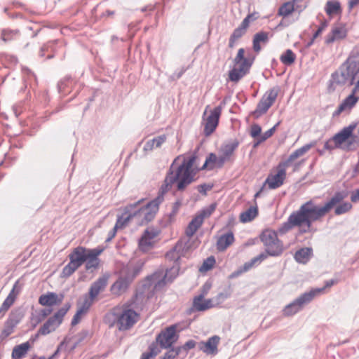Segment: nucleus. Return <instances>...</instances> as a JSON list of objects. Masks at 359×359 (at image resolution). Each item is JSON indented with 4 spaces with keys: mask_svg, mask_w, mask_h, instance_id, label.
Instances as JSON below:
<instances>
[{
    "mask_svg": "<svg viewBox=\"0 0 359 359\" xmlns=\"http://www.w3.org/2000/svg\"><path fill=\"white\" fill-rule=\"evenodd\" d=\"M107 284V279L104 277L99 278L92 283L89 289V295L95 298L101 291L104 290Z\"/></svg>",
    "mask_w": 359,
    "mask_h": 359,
    "instance_id": "c85d7f7f",
    "label": "nucleus"
},
{
    "mask_svg": "<svg viewBox=\"0 0 359 359\" xmlns=\"http://www.w3.org/2000/svg\"><path fill=\"white\" fill-rule=\"evenodd\" d=\"M31 345L29 341H26L19 345L14 346L12 351V358L13 359H21L25 357L28 351L29 350Z\"/></svg>",
    "mask_w": 359,
    "mask_h": 359,
    "instance_id": "473e14b6",
    "label": "nucleus"
},
{
    "mask_svg": "<svg viewBox=\"0 0 359 359\" xmlns=\"http://www.w3.org/2000/svg\"><path fill=\"white\" fill-rule=\"evenodd\" d=\"M69 304H65L53 316L50 317L38 330V334L47 335L55 331L62 323L64 316L70 309Z\"/></svg>",
    "mask_w": 359,
    "mask_h": 359,
    "instance_id": "9d476101",
    "label": "nucleus"
},
{
    "mask_svg": "<svg viewBox=\"0 0 359 359\" xmlns=\"http://www.w3.org/2000/svg\"><path fill=\"white\" fill-rule=\"evenodd\" d=\"M356 126L357 123H351L348 126L343 128L340 131L338 132V133L343 138V140L347 142L353 137H357L356 135H353V131Z\"/></svg>",
    "mask_w": 359,
    "mask_h": 359,
    "instance_id": "f704fd0d",
    "label": "nucleus"
},
{
    "mask_svg": "<svg viewBox=\"0 0 359 359\" xmlns=\"http://www.w3.org/2000/svg\"><path fill=\"white\" fill-rule=\"evenodd\" d=\"M72 79L70 76H67L63 79H62L57 84L59 92H65L66 87L68 86L69 82H72Z\"/></svg>",
    "mask_w": 359,
    "mask_h": 359,
    "instance_id": "864d4df0",
    "label": "nucleus"
},
{
    "mask_svg": "<svg viewBox=\"0 0 359 359\" xmlns=\"http://www.w3.org/2000/svg\"><path fill=\"white\" fill-rule=\"evenodd\" d=\"M239 142L238 140H234L233 141L226 144L224 145L222 149V154L227 157L229 159H230L231 156L233 154L234 151L237 149L238 147Z\"/></svg>",
    "mask_w": 359,
    "mask_h": 359,
    "instance_id": "58836bf2",
    "label": "nucleus"
},
{
    "mask_svg": "<svg viewBox=\"0 0 359 359\" xmlns=\"http://www.w3.org/2000/svg\"><path fill=\"white\" fill-rule=\"evenodd\" d=\"M215 264V259L214 257L211 256V257H209L208 258H207L203 265L201 266L200 270L201 271H208L210 269H211L214 264Z\"/></svg>",
    "mask_w": 359,
    "mask_h": 359,
    "instance_id": "603ef678",
    "label": "nucleus"
},
{
    "mask_svg": "<svg viewBox=\"0 0 359 359\" xmlns=\"http://www.w3.org/2000/svg\"><path fill=\"white\" fill-rule=\"evenodd\" d=\"M358 147L359 137H355L346 142L338 133L327 140L324 144V149L330 152H332L335 149H340L345 151H353Z\"/></svg>",
    "mask_w": 359,
    "mask_h": 359,
    "instance_id": "0eeeda50",
    "label": "nucleus"
},
{
    "mask_svg": "<svg viewBox=\"0 0 359 359\" xmlns=\"http://www.w3.org/2000/svg\"><path fill=\"white\" fill-rule=\"evenodd\" d=\"M203 222V216L197 215L189 222L187 228L186 229V235L188 237H191L201 227Z\"/></svg>",
    "mask_w": 359,
    "mask_h": 359,
    "instance_id": "72a5a7b5",
    "label": "nucleus"
},
{
    "mask_svg": "<svg viewBox=\"0 0 359 359\" xmlns=\"http://www.w3.org/2000/svg\"><path fill=\"white\" fill-rule=\"evenodd\" d=\"M328 26V21L326 20H324L321 21L320 26L318 27L316 32L313 34L311 42L309 44H311L315 39H316L325 29Z\"/></svg>",
    "mask_w": 359,
    "mask_h": 359,
    "instance_id": "5fc2aeb1",
    "label": "nucleus"
},
{
    "mask_svg": "<svg viewBox=\"0 0 359 359\" xmlns=\"http://www.w3.org/2000/svg\"><path fill=\"white\" fill-rule=\"evenodd\" d=\"M258 215L257 207L251 206L240 215V220L242 222H249L253 220Z\"/></svg>",
    "mask_w": 359,
    "mask_h": 359,
    "instance_id": "e433bc0d",
    "label": "nucleus"
},
{
    "mask_svg": "<svg viewBox=\"0 0 359 359\" xmlns=\"http://www.w3.org/2000/svg\"><path fill=\"white\" fill-rule=\"evenodd\" d=\"M91 252L88 253L86 257V269L93 272L94 270L98 268L100 264L99 255L102 252L103 250L100 248H93L90 250Z\"/></svg>",
    "mask_w": 359,
    "mask_h": 359,
    "instance_id": "5701e85b",
    "label": "nucleus"
},
{
    "mask_svg": "<svg viewBox=\"0 0 359 359\" xmlns=\"http://www.w3.org/2000/svg\"><path fill=\"white\" fill-rule=\"evenodd\" d=\"M182 205V202L180 200H177L172 205V211L169 215V217L171 219L173 217H175L178 212L180 208Z\"/></svg>",
    "mask_w": 359,
    "mask_h": 359,
    "instance_id": "13d9d810",
    "label": "nucleus"
},
{
    "mask_svg": "<svg viewBox=\"0 0 359 359\" xmlns=\"http://www.w3.org/2000/svg\"><path fill=\"white\" fill-rule=\"evenodd\" d=\"M158 231L154 229H146L138 241L140 250L147 252L152 249L156 242V237L158 236Z\"/></svg>",
    "mask_w": 359,
    "mask_h": 359,
    "instance_id": "4468645a",
    "label": "nucleus"
},
{
    "mask_svg": "<svg viewBox=\"0 0 359 359\" xmlns=\"http://www.w3.org/2000/svg\"><path fill=\"white\" fill-rule=\"evenodd\" d=\"M177 325H172L162 330L156 337V341L162 348H168L177 340Z\"/></svg>",
    "mask_w": 359,
    "mask_h": 359,
    "instance_id": "9b49d317",
    "label": "nucleus"
},
{
    "mask_svg": "<svg viewBox=\"0 0 359 359\" xmlns=\"http://www.w3.org/2000/svg\"><path fill=\"white\" fill-rule=\"evenodd\" d=\"M262 128L258 124H253L251 126L250 135L255 138L261 135Z\"/></svg>",
    "mask_w": 359,
    "mask_h": 359,
    "instance_id": "052dcab7",
    "label": "nucleus"
},
{
    "mask_svg": "<svg viewBox=\"0 0 359 359\" xmlns=\"http://www.w3.org/2000/svg\"><path fill=\"white\" fill-rule=\"evenodd\" d=\"M179 158L180 156L177 157L172 163L160 188L158 196H161L163 199L165 194L169 191L175 184L177 191L182 192L189 185L196 181V172H194L193 166L196 156L193 154L184 158L182 163L175 167V162Z\"/></svg>",
    "mask_w": 359,
    "mask_h": 359,
    "instance_id": "f03ea898",
    "label": "nucleus"
},
{
    "mask_svg": "<svg viewBox=\"0 0 359 359\" xmlns=\"http://www.w3.org/2000/svg\"><path fill=\"white\" fill-rule=\"evenodd\" d=\"M317 142L312 141L309 144H306L302 147L294 151L285 161H282L281 163L284 164L287 168L289 167L292 163L295 161L299 157L303 156L307 151H309L312 147L316 146Z\"/></svg>",
    "mask_w": 359,
    "mask_h": 359,
    "instance_id": "393cba45",
    "label": "nucleus"
},
{
    "mask_svg": "<svg viewBox=\"0 0 359 359\" xmlns=\"http://www.w3.org/2000/svg\"><path fill=\"white\" fill-rule=\"evenodd\" d=\"M296 55L290 49L286 50L280 57V60L285 65L290 66L295 61Z\"/></svg>",
    "mask_w": 359,
    "mask_h": 359,
    "instance_id": "79ce46f5",
    "label": "nucleus"
},
{
    "mask_svg": "<svg viewBox=\"0 0 359 359\" xmlns=\"http://www.w3.org/2000/svg\"><path fill=\"white\" fill-rule=\"evenodd\" d=\"M168 351L164 354L163 359H175L179 355H182L181 351H179V347L168 348Z\"/></svg>",
    "mask_w": 359,
    "mask_h": 359,
    "instance_id": "8fccbe9b",
    "label": "nucleus"
},
{
    "mask_svg": "<svg viewBox=\"0 0 359 359\" xmlns=\"http://www.w3.org/2000/svg\"><path fill=\"white\" fill-rule=\"evenodd\" d=\"M21 290L22 285L20 284L19 280H17L14 283L11 291L1 304L0 308L1 317H2L5 314L6 311H7L8 309L13 304L17 296L20 294Z\"/></svg>",
    "mask_w": 359,
    "mask_h": 359,
    "instance_id": "f3484780",
    "label": "nucleus"
},
{
    "mask_svg": "<svg viewBox=\"0 0 359 359\" xmlns=\"http://www.w3.org/2000/svg\"><path fill=\"white\" fill-rule=\"evenodd\" d=\"M144 199H140L136 203L129 204L124 208V212L118 216L114 226L116 229L125 226L131 219H136V223L140 225L147 224L152 221L158 211L159 205L163 203L161 196H157L146 205L140 206Z\"/></svg>",
    "mask_w": 359,
    "mask_h": 359,
    "instance_id": "7ed1b4c3",
    "label": "nucleus"
},
{
    "mask_svg": "<svg viewBox=\"0 0 359 359\" xmlns=\"http://www.w3.org/2000/svg\"><path fill=\"white\" fill-rule=\"evenodd\" d=\"M341 11V5L338 1L330 0L327 1L325 6V11L328 15L332 16L334 14H337L340 13Z\"/></svg>",
    "mask_w": 359,
    "mask_h": 359,
    "instance_id": "4c0bfd02",
    "label": "nucleus"
},
{
    "mask_svg": "<svg viewBox=\"0 0 359 359\" xmlns=\"http://www.w3.org/2000/svg\"><path fill=\"white\" fill-rule=\"evenodd\" d=\"M255 264V260H253V259H250L249 262H247L243 264V266L236 272V275L249 271Z\"/></svg>",
    "mask_w": 359,
    "mask_h": 359,
    "instance_id": "6e6d98bb",
    "label": "nucleus"
},
{
    "mask_svg": "<svg viewBox=\"0 0 359 359\" xmlns=\"http://www.w3.org/2000/svg\"><path fill=\"white\" fill-rule=\"evenodd\" d=\"M245 50L240 48L233 60L234 67L229 72V79L231 81L237 83L243 78L250 71L252 60L245 57Z\"/></svg>",
    "mask_w": 359,
    "mask_h": 359,
    "instance_id": "39448f33",
    "label": "nucleus"
},
{
    "mask_svg": "<svg viewBox=\"0 0 359 359\" xmlns=\"http://www.w3.org/2000/svg\"><path fill=\"white\" fill-rule=\"evenodd\" d=\"M279 87H274L268 90L259 102L255 114H265L276 101L279 92Z\"/></svg>",
    "mask_w": 359,
    "mask_h": 359,
    "instance_id": "f8f14e48",
    "label": "nucleus"
},
{
    "mask_svg": "<svg viewBox=\"0 0 359 359\" xmlns=\"http://www.w3.org/2000/svg\"><path fill=\"white\" fill-rule=\"evenodd\" d=\"M351 201L353 203H357L359 201V189L353 191L351 193Z\"/></svg>",
    "mask_w": 359,
    "mask_h": 359,
    "instance_id": "774afa93",
    "label": "nucleus"
},
{
    "mask_svg": "<svg viewBox=\"0 0 359 359\" xmlns=\"http://www.w3.org/2000/svg\"><path fill=\"white\" fill-rule=\"evenodd\" d=\"M346 36V30L342 26H335L332 27L331 32L325 38V43L330 44L335 41L343 39Z\"/></svg>",
    "mask_w": 359,
    "mask_h": 359,
    "instance_id": "a878e982",
    "label": "nucleus"
},
{
    "mask_svg": "<svg viewBox=\"0 0 359 359\" xmlns=\"http://www.w3.org/2000/svg\"><path fill=\"white\" fill-rule=\"evenodd\" d=\"M157 342L152 343L149 347V351L148 352L142 353L140 359H150L151 358H154L161 351Z\"/></svg>",
    "mask_w": 359,
    "mask_h": 359,
    "instance_id": "37998d69",
    "label": "nucleus"
},
{
    "mask_svg": "<svg viewBox=\"0 0 359 359\" xmlns=\"http://www.w3.org/2000/svg\"><path fill=\"white\" fill-rule=\"evenodd\" d=\"M196 342L194 340H189L183 346H178L179 351H181L182 356L185 357L189 350L195 347Z\"/></svg>",
    "mask_w": 359,
    "mask_h": 359,
    "instance_id": "3c124183",
    "label": "nucleus"
},
{
    "mask_svg": "<svg viewBox=\"0 0 359 359\" xmlns=\"http://www.w3.org/2000/svg\"><path fill=\"white\" fill-rule=\"evenodd\" d=\"M79 268V266H78L77 265H76L75 264H74L71 261H69V262L62 269L60 277L65 278H69Z\"/></svg>",
    "mask_w": 359,
    "mask_h": 359,
    "instance_id": "c03bdc74",
    "label": "nucleus"
},
{
    "mask_svg": "<svg viewBox=\"0 0 359 359\" xmlns=\"http://www.w3.org/2000/svg\"><path fill=\"white\" fill-rule=\"evenodd\" d=\"M229 161V159L224 156L223 154H221L219 156L217 157V160L216 161V167L217 168H222L225 162Z\"/></svg>",
    "mask_w": 359,
    "mask_h": 359,
    "instance_id": "e2e57ef3",
    "label": "nucleus"
},
{
    "mask_svg": "<svg viewBox=\"0 0 359 359\" xmlns=\"http://www.w3.org/2000/svg\"><path fill=\"white\" fill-rule=\"evenodd\" d=\"M323 288H315L309 292H306L295 299L292 302L286 305L283 310V314L285 316H291L299 311L303 307L310 303L314 297L323 292Z\"/></svg>",
    "mask_w": 359,
    "mask_h": 359,
    "instance_id": "423d86ee",
    "label": "nucleus"
},
{
    "mask_svg": "<svg viewBox=\"0 0 359 359\" xmlns=\"http://www.w3.org/2000/svg\"><path fill=\"white\" fill-rule=\"evenodd\" d=\"M312 256L313 249L311 248H302L296 251L294 258L298 263L306 264Z\"/></svg>",
    "mask_w": 359,
    "mask_h": 359,
    "instance_id": "c756f323",
    "label": "nucleus"
},
{
    "mask_svg": "<svg viewBox=\"0 0 359 359\" xmlns=\"http://www.w3.org/2000/svg\"><path fill=\"white\" fill-rule=\"evenodd\" d=\"M21 316L18 313L12 312L4 324V327L0 334V338L4 339L11 335L15 326L20 323Z\"/></svg>",
    "mask_w": 359,
    "mask_h": 359,
    "instance_id": "6ab92c4d",
    "label": "nucleus"
},
{
    "mask_svg": "<svg viewBox=\"0 0 359 359\" xmlns=\"http://www.w3.org/2000/svg\"><path fill=\"white\" fill-rule=\"evenodd\" d=\"M115 323L120 331L130 329L138 320L139 315L133 309L123 308L118 313H114Z\"/></svg>",
    "mask_w": 359,
    "mask_h": 359,
    "instance_id": "1a4fd4ad",
    "label": "nucleus"
},
{
    "mask_svg": "<svg viewBox=\"0 0 359 359\" xmlns=\"http://www.w3.org/2000/svg\"><path fill=\"white\" fill-rule=\"evenodd\" d=\"M83 314H84L83 313L77 310L76 313H75V315L74 316V317L72 320V323H71L72 325L74 326L76 324H78L81 320V316Z\"/></svg>",
    "mask_w": 359,
    "mask_h": 359,
    "instance_id": "69168bd1",
    "label": "nucleus"
},
{
    "mask_svg": "<svg viewBox=\"0 0 359 359\" xmlns=\"http://www.w3.org/2000/svg\"><path fill=\"white\" fill-rule=\"evenodd\" d=\"M286 166L280 163L277 166V173L270 174L266 179L264 186L268 185L270 189H276L283 184L286 176Z\"/></svg>",
    "mask_w": 359,
    "mask_h": 359,
    "instance_id": "ddd939ff",
    "label": "nucleus"
},
{
    "mask_svg": "<svg viewBox=\"0 0 359 359\" xmlns=\"http://www.w3.org/2000/svg\"><path fill=\"white\" fill-rule=\"evenodd\" d=\"M346 197L344 192H337L323 206L316 205L312 201L303 203L299 208L292 212L287 220L283 222L277 230V233L283 235L293 227L298 226L302 233L316 231L312 226L314 222L320 220L337 203Z\"/></svg>",
    "mask_w": 359,
    "mask_h": 359,
    "instance_id": "f257e3e1",
    "label": "nucleus"
},
{
    "mask_svg": "<svg viewBox=\"0 0 359 359\" xmlns=\"http://www.w3.org/2000/svg\"><path fill=\"white\" fill-rule=\"evenodd\" d=\"M133 280V276L129 274L121 275L111 286V292L115 295H121L128 288Z\"/></svg>",
    "mask_w": 359,
    "mask_h": 359,
    "instance_id": "dca6fc26",
    "label": "nucleus"
},
{
    "mask_svg": "<svg viewBox=\"0 0 359 359\" xmlns=\"http://www.w3.org/2000/svg\"><path fill=\"white\" fill-rule=\"evenodd\" d=\"M211 186L207 185L206 184H202L197 186V190L202 194H206L208 189H211Z\"/></svg>",
    "mask_w": 359,
    "mask_h": 359,
    "instance_id": "338daca9",
    "label": "nucleus"
},
{
    "mask_svg": "<svg viewBox=\"0 0 359 359\" xmlns=\"http://www.w3.org/2000/svg\"><path fill=\"white\" fill-rule=\"evenodd\" d=\"M359 76V60L347 59L340 67L339 72L332 74L338 85L352 86Z\"/></svg>",
    "mask_w": 359,
    "mask_h": 359,
    "instance_id": "20e7f679",
    "label": "nucleus"
},
{
    "mask_svg": "<svg viewBox=\"0 0 359 359\" xmlns=\"http://www.w3.org/2000/svg\"><path fill=\"white\" fill-rule=\"evenodd\" d=\"M204 294H201L194 299L193 306L196 311H203L213 306L212 301L203 299Z\"/></svg>",
    "mask_w": 359,
    "mask_h": 359,
    "instance_id": "7c9ffc66",
    "label": "nucleus"
},
{
    "mask_svg": "<svg viewBox=\"0 0 359 359\" xmlns=\"http://www.w3.org/2000/svg\"><path fill=\"white\" fill-rule=\"evenodd\" d=\"M261 241L266 247V251L270 256H278L283 251V243L278 238L276 231L266 230L261 234Z\"/></svg>",
    "mask_w": 359,
    "mask_h": 359,
    "instance_id": "6e6552de",
    "label": "nucleus"
},
{
    "mask_svg": "<svg viewBox=\"0 0 359 359\" xmlns=\"http://www.w3.org/2000/svg\"><path fill=\"white\" fill-rule=\"evenodd\" d=\"M356 86L353 90L352 93L348 95L338 107L337 109L335 111L334 114L338 115L341 114L342 111L346 110V109H351L358 101L359 97L355 96V93L356 92Z\"/></svg>",
    "mask_w": 359,
    "mask_h": 359,
    "instance_id": "bb28decb",
    "label": "nucleus"
},
{
    "mask_svg": "<svg viewBox=\"0 0 359 359\" xmlns=\"http://www.w3.org/2000/svg\"><path fill=\"white\" fill-rule=\"evenodd\" d=\"M18 36V31L4 29L1 32V39L4 42H8L13 39H15Z\"/></svg>",
    "mask_w": 359,
    "mask_h": 359,
    "instance_id": "49530a36",
    "label": "nucleus"
},
{
    "mask_svg": "<svg viewBox=\"0 0 359 359\" xmlns=\"http://www.w3.org/2000/svg\"><path fill=\"white\" fill-rule=\"evenodd\" d=\"M188 248L186 243L182 241H179L176 245L166 253L165 257L170 261L177 262L182 257L185 256Z\"/></svg>",
    "mask_w": 359,
    "mask_h": 359,
    "instance_id": "412c9836",
    "label": "nucleus"
},
{
    "mask_svg": "<svg viewBox=\"0 0 359 359\" xmlns=\"http://www.w3.org/2000/svg\"><path fill=\"white\" fill-rule=\"evenodd\" d=\"M167 136L161 135L154 137L152 140H148L144 147L143 150L146 153L152 151L154 148H159L166 141Z\"/></svg>",
    "mask_w": 359,
    "mask_h": 359,
    "instance_id": "2f4dec72",
    "label": "nucleus"
},
{
    "mask_svg": "<svg viewBox=\"0 0 359 359\" xmlns=\"http://www.w3.org/2000/svg\"><path fill=\"white\" fill-rule=\"evenodd\" d=\"M217 160V156L214 153H210L208 156L206 158L204 164L203 165L201 169H205L209 166L208 169L212 170L215 168V165H216V161Z\"/></svg>",
    "mask_w": 359,
    "mask_h": 359,
    "instance_id": "a18cd8bd",
    "label": "nucleus"
},
{
    "mask_svg": "<svg viewBox=\"0 0 359 359\" xmlns=\"http://www.w3.org/2000/svg\"><path fill=\"white\" fill-rule=\"evenodd\" d=\"M246 33V30L241 28V27H238L235 29L230 36L229 41V47L232 48L234 47L237 41H238Z\"/></svg>",
    "mask_w": 359,
    "mask_h": 359,
    "instance_id": "ea45409f",
    "label": "nucleus"
},
{
    "mask_svg": "<svg viewBox=\"0 0 359 359\" xmlns=\"http://www.w3.org/2000/svg\"><path fill=\"white\" fill-rule=\"evenodd\" d=\"M254 39L259 43H266L268 41V34L264 32H258L255 34Z\"/></svg>",
    "mask_w": 359,
    "mask_h": 359,
    "instance_id": "bf43d9fd",
    "label": "nucleus"
},
{
    "mask_svg": "<svg viewBox=\"0 0 359 359\" xmlns=\"http://www.w3.org/2000/svg\"><path fill=\"white\" fill-rule=\"evenodd\" d=\"M64 299V294H57L55 292H50L40 296L39 303L42 306H52L59 305Z\"/></svg>",
    "mask_w": 359,
    "mask_h": 359,
    "instance_id": "4be33fe9",
    "label": "nucleus"
},
{
    "mask_svg": "<svg viewBox=\"0 0 359 359\" xmlns=\"http://www.w3.org/2000/svg\"><path fill=\"white\" fill-rule=\"evenodd\" d=\"M294 11V4L292 1H287L282 4L278 11V15L283 18L287 17Z\"/></svg>",
    "mask_w": 359,
    "mask_h": 359,
    "instance_id": "a19ab883",
    "label": "nucleus"
},
{
    "mask_svg": "<svg viewBox=\"0 0 359 359\" xmlns=\"http://www.w3.org/2000/svg\"><path fill=\"white\" fill-rule=\"evenodd\" d=\"M215 208H216V205L211 204L208 208L203 210L202 213L201 215H199V216H203V219L205 217L210 216L212 214V212L215 211Z\"/></svg>",
    "mask_w": 359,
    "mask_h": 359,
    "instance_id": "680f3d73",
    "label": "nucleus"
},
{
    "mask_svg": "<svg viewBox=\"0 0 359 359\" xmlns=\"http://www.w3.org/2000/svg\"><path fill=\"white\" fill-rule=\"evenodd\" d=\"M167 276L168 271H166L165 274H163L161 271H156L147 277L142 287L146 289L153 285L154 289H157L165 285V278Z\"/></svg>",
    "mask_w": 359,
    "mask_h": 359,
    "instance_id": "a211bd4d",
    "label": "nucleus"
},
{
    "mask_svg": "<svg viewBox=\"0 0 359 359\" xmlns=\"http://www.w3.org/2000/svg\"><path fill=\"white\" fill-rule=\"evenodd\" d=\"M234 236L232 232H228L219 237L217 241V250L219 252L225 250L234 242Z\"/></svg>",
    "mask_w": 359,
    "mask_h": 359,
    "instance_id": "cd10ccee",
    "label": "nucleus"
},
{
    "mask_svg": "<svg viewBox=\"0 0 359 359\" xmlns=\"http://www.w3.org/2000/svg\"><path fill=\"white\" fill-rule=\"evenodd\" d=\"M352 208V205L349 202H344L337 205L334 209V213L340 215L348 212Z\"/></svg>",
    "mask_w": 359,
    "mask_h": 359,
    "instance_id": "de8ad7c7",
    "label": "nucleus"
},
{
    "mask_svg": "<svg viewBox=\"0 0 359 359\" xmlns=\"http://www.w3.org/2000/svg\"><path fill=\"white\" fill-rule=\"evenodd\" d=\"M268 255H269L266 252H262V253L259 254V255L255 257L252 259H253V260H255V262L256 264H259L262 261L266 259L267 258Z\"/></svg>",
    "mask_w": 359,
    "mask_h": 359,
    "instance_id": "0e129e2a",
    "label": "nucleus"
},
{
    "mask_svg": "<svg viewBox=\"0 0 359 359\" xmlns=\"http://www.w3.org/2000/svg\"><path fill=\"white\" fill-rule=\"evenodd\" d=\"M53 311L52 309L46 308L39 311V312L34 318L36 324L42 322L48 316H49Z\"/></svg>",
    "mask_w": 359,
    "mask_h": 359,
    "instance_id": "09e8293b",
    "label": "nucleus"
},
{
    "mask_svg": "<svg viewBox=\"0 0 359 359\" xmlns=\"http://www.w3.org/2000/svg\"><path fill=\"white\" fill-rule=\"evenodd\" d=\"M90 250L82 246L75 248L69 255V261L80 267L86 261L88 253L91 252Z\"/></svg>",
    "mask_w": 359,
    "mask_h": 359,
    "instance_id": "aec40b11",
    "label": "nucleus"
},
{
    "mask_svg": "<svg viewBox=\"0 0 359 359\" xmlns=\"http://www.w3.org/2000/svg\"><path fill=\"white\" fill-rule=\"evenodd\" d=\"M222 108L221 106L215 107L208 115L205 120L204 132L206 135H210L216 129L219 118L222 113Z\"/></svg>",
    "mask_w": 359,
    "mask_h": 359,
    "instance_id": "2eb2a0df",
    "label": "nucleus"
},
{
    "mask_svg": "<svg viewBox=\"0 0 359 359\" xmlns=\"http://www.w3.org/2000/svg\"><path fill=\"white\" fill-rule=\"evenodd\" d=\"M279 122L277 123L273 127H272L269 130L264 132L262 135H261V141H266L267 139L271 137L275 133L276 128L279 125Z\"/></svg>",
    "mask_w": 359,
    "mask_h": 359,
    "instance_id": "4d7b16f0",
    "label": "nucleus"
},
{
    "mask_svg": "<svg viewBox=\"0 0 359 359\" xmlns=\"http://www.w3.org/2000/svg\"><path fill=\"white\" fill-rule=\"evenodd\" d=\"M220 338L218 336H212L206 341H201L199 344L200 349L208 355H215L217 353V346Z\"/></svg>",
    "mask_w": 359,
    "mask_h": 359,
    "instance_id": "b1692460",
    "label": "nucleus"
},
{
    "mask_svg": "<svg viewBox=\"0 0 359 359\" xmlns=\"http://www.w3.org/2000/svg\"><path fill=\"white\" fill-rule=\"evenodd\" d=\"M94 299L89 294L83 295L78 302V310L84 314L86 313L92 306Z\"/></svg>",
    "mask_w": 359,
    "mask_h": 359,
    "instance_id": "c9c22d12",
    "label": "nucleus"
}]
</instances>
